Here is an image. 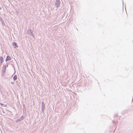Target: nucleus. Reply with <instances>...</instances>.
<instances>
[{
  "label": "nucleus",
  "instance_id": "obj_1",
  "mask_svg": "<svg viewBox=\"0 0 133 133\" xmlns=\"http://www.w3.org/2000/svg\"><path fill=\"white\" fill-rule=\"evenodd\" d=\"M61 3L60 0H56L55 4L56 7L58 8L59 7Z\"/></svg>",
  "mask_w": 133,
  "mask_h": 133
},
{
  "label": "nucleus",
  "instance_id": "obj_2",
  "mask_svg": "<svg viewBox=\"0 0 133 133\" xmlns=\"http://www.w3.org/2000/svg\"><path fill=\"white\" fill-rule=\"evenodd\" d=\"M25 118V117L23 116H22L21 117L19 118L17 120L16 122H18L21 121L23 120L24 118Z\"/></svg>",
  "mask_w": 133,
  "mask_h": 133
},
{
  "label": "nucleus",
  "instance_id": "obj_3",
  "mask_svg": "<svg viewBox=\"0 0 133 133\" xmlns=\"http://www.w3.org/2000/svg\"><path fill=\"white\" fill-rule=\"evenodd\" d=\"M6 70V66H3L2 70V74H4Z\"/></svg>",
  "mask_w": 133,
  "mask_h": 133
},
{
  "label": "nucleus",
  "instance_id": "obj_4",
  "mask_svg": "<svg viewBox=\"0 0 133 133\" xmlns=\"http://www.w3.org/2000/svg\"><path fill=\"white\" fill-rule=\"evenodd\" d=\"M0 65H1L4 61L3 58V57H0Z\"/></svg>",
  "mask_w": 133,
  "mask_h": 133
},
{
  "label": "nucleus",
  "instance_id": "obj_5",
  "mask_svg": "<svg viewBox=\"0 0 133 133\" xmlns=\"http://www.w3.org/2000/svg\"><path fill=\"white\" fill-rule=\"evenodd\" d=\"M11 59V57L9 56H7V57L6 59V62L10 60Z\"/></svg>",
  "mask_w": 133,
  "mask_h": 133
},
{
  "label": "nucleus",
  "instance_id": "obj_6",
  "mask_svg": "<svg viewBox=\"0 0 133 133\" xmlns=\"http://www.w3.org/2000/svg\"><path fill=\"white\" fill-rule=\"evenodd\" d=\"M13 46H14V47L15 48H16L18 47V45L16 43L14 42L13 43Z\"/></svg>",
  "mask_w": 133,
  "mask_h": 133
},
{
  "label": "nucleus",
  "instance_id": "obj_7",
  "mask_svg": "<svg viewBox=\"0 0 133 133\" xmlns=\"http://www.w3.org/2000/svg\"><path fill=\"white\" fill-rule=\"evenodd\" d=\"M42 112H43L45 108V105H42Z\"/></svg>",
  "mask_w": 133,
  "mask_h": 133
},
{
  "label": "nucleus",
  "instance_id": "obj_8",
  "mask_svg": "<svg viewBox=\"0 0 133 133\" xmlns=\"http://www.w3.org/2000/svg\"><path fill=\"white\" fill-rule=\"evenodd\" d=\"M17 78V76L16 75H15L13 77V79L15 81L16 80Z\"/></svg>",
  "mask_w": 133,
  "mask_h": 133
},
{
  "label": "nucleus",
  "instance_id": "obj_9",
  "mask_svg": "<svg viewBox=\"0 0 133 133\" xmlns=\"http://www.w3.org/2000/svg\"><path fill=\"white\" fill-rule=\"evenodd\" d=\"M29 31H30L31 32L30 35H32V30H30Z\"/></svg>",
  "mask_w": 133,
  "mask_h": 133
},
{
  "label": "nucleus",
  "instance_id": "obj_10",
  "mask_svg": "<svg viewBox=\"0 0 133 133\" xmlns=\"http://www.w3.org/2000/svg\"><path fill=\"white\" fill-rule=\"evenodd\" d=\"M23 110H26V109L25 107L23 105Z\"/></svg>",
  "mask_w": 133,
  "mask_h": 133
},
{
  "label": "nucleus",
  "instance_id": "obj_11",
  "mask_svg": "<svg viewBox=\"0 0 133 133\" xmlns=\"http://www.w3.org/2000/svg\"><path fill=\"white\" fill-rule=\"evenodd\" d=\"M0 104L2 106H3L4 104L2 103H0Z\"/></svg>",
  "mask_w": 133,
  "mask_h": 133
},
{
  "label": "nucleus",
  "instance_id": "obj_12",
  "mask_svg": "<svg viewBox=\"0 0 133 133\" xmlns=\"http://www.w3.org/2000/svg\"><path fill=\"white\" fill-rule=\"evenodd\" d=\"M11 83L12 84H13L14 83V82H11Z\"/></svg>",
  "mask_w": 133,
  "mask_h": 133
},
{
  "label": "nucleus",
  "instance_id": "obj_13",
  "mask_svg": "<svg viewBox=\"0 0 133 133\" xmlns=\"http://www.w3.org/2000/svg\"><path fill=\"white\" fill-rule=\"evenodd\" d=\"M42 105H45L44 104L43 102L42 103Z\"/></svg>",
  "mask_w": 133,
  "mask_h": 133
},
{
  "label": "nucleus",
  "instance_id": "obj_14",
  "mask_svg": "<svg viewBox=\"0 0 133 133\" xmlns=\"http://www.w3.org/2000/svg\"><path fill=\"white\" fill-rule=\"evenodd\" d=\"M6 64H7V66L8 65V64H7V63H6Z\"/></svg>",
  "mask_w": 133,
  "mask_h": 133
},
{
  "label": "nucleus",
  "instance_id": "obj_15",
  "mask_svg": "<svg viewBox=\"0 0 133 133\" xmlns=\"http://www.w3.org/2000/svg\"><path fill=\"white\" fill-rule=\"evenodd\" d=\"M133 98H132V101H133Z\"/></svg>",
  "mask_w": 133,
  "mask_h": 133
},
{
  "label": "nucleus",
  "instance_id": "obj_16",
  "mask_svg": "<svg viewBox=\"0 0 133 133\" xmlns=\"http://www.w3.org/2000/svg\"><path fill=\"white\" fill-rule=\"evenodd\" d=\"M122 2H123V1H122Z\"/></svg>",
  "mask_w": 133,
  "mask_h": 133
}]
</instances>
